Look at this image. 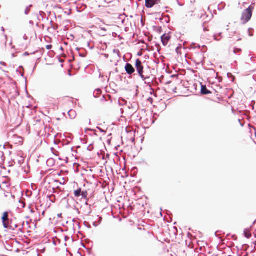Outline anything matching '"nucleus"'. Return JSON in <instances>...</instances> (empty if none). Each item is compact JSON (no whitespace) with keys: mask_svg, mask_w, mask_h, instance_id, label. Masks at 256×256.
Here are the masks:
<instances>
[{"mask_svg":"<svg viewBox=\"0 0 256 256\" xmlns=\"http://www.w3.org/2000/svg\"><path fill=\"white\" fill-rule=\"evenodd\" d=\"M80 56H82V57H84L85 56L83 54H80Z\"/></svg>","mask_w":256,"mask_h":256,"instance_id":"a878e982","label":"nucleus"},{"mask_svg":"<svg viewBox=\"0 0 256 256\" xmlns=\"http://www.w3.org/2000/svg\"><path fill=\"white\" fill-rule=\"evenodd\" d=\"M97 128L98 130H99L101 132H104V133H106V130H103V129H102L101 128H100V127H97Z\"/></svg>","mask_w":256,"mask_h":256,"instance_id":"a211bd4d","label":"nucleus"},{"mask_svg":"<svg viewBox=\"0 0 256 256\" xmlns=\"http://www.w3.org/2000/svg\"><path fill=\"white\" fill-rule=\"evenodd\" d=\"M136 68L141 78L144 81L146 84H149L150 82H146V80L149 79L148 76H146L143 74L144 72V66L142 65V62L139 60L137 59L136 62Z\"/></svg>","mask_w":256,"mask_h":256,"instance_id":"7ed1b4c3","label":"nucleus"},{"mask_svg":"<svg viewBox=\"0 0 256 256\" xmlns=\"http://www.w3.org/2000/svg\"><path fill=\"white\" fill-rule=\"evenodd\" d=\"M22 229H23V226H22L21 228H19V230L22 231Z\"/></svg>","mask_w":256,"mask_h":256,"instance_id":"5701e85b","label":"nucleus"},{"mask_svg":"<svg viewBox=\"0 0 256 256\" xmlns=\"http://www.w3.org/2000/svg\"><path fill=\"white\" fill-rule=\"evenodd\" d=\"M146 81L148 82H150V84L151 83V80H150V78H149V79L146 80ZM148 84H150V83Z\"/></svg>","mask_w":256,"mask_h":256,"instance_id":"412c9836","label":"nucleus"},{"mask_svg":"<svg viewBox=\"0 0 256 256\" xmlns=\"http://www.w3.org/2000/svg\"><path fill=\"white\" fill-rule=\"evenodd\" d=\"M162 42L164 46H166L170 39V36L168 35L164 34L162 38Z\"/></svg>","mask_w":256,"mask_h":256,"instance_id":"423d86ee","label":"nucleus"},{"mask_svg":"<svg viewBox=\"0 0 256 256\" xmlns=\"http://www.w3.org/2000/svg\"><path fill=\"white\" fill-rule=\"evenodd\" d=\"M81 194L82 196V197L84 198H86L88 196V192L86 191H83L81 192Z\"/></svg>","mask_w":256,"mask_h":256,"instance_id":"4468645a","label":"nucleus"},{"mask_svg":"<svg viewBox=\"0 0 256 256\" xmlns=\"http://www.w3.org/2000/svg\"><path fill=\"white\" fill-rule=\"evenodd\" d=\"M46 48L47 50H50L52 48V45H48V46H46Z\"/></svg>","mask_w":256,"mask_h":256,"instance_id":"6ab92c4d","label":"nucleus"},{"mask_svg":"<svg viewBox=\"0 0 256 256\" xmlns=\"http://www.w3.org/2000/svg\"><path fill=\"white\" fill-rule=\"evenodd\" d=\"M32 6V5L30 4V5L29 6H27L26 9H25V10H24V14H25L26 15H28V14L30 10V8Z\"/></svg>","mask_w":256,"mask_h":256,"instance_id":"9b49d317","label":"nucleus"},{"mask_svg":"<svg viewBox=\"0 0 256 256\" xmlns=\"http://www.w3.org/2000/svg\"><path fill=\"white\" fill-rule=\"evenodd\" d=\"M125 70L126 72L130 74L131 75L132 74H134L135 72V70L134 68L132 66L129 64L127 63L125 66Z\"/></svg>","mask_w":256,"mask_h":256,"instance_id":"39448f33","label":"nucleus"},{"mask_svg":"<svg viewBox=\"0 0 256 256\" xmlns=\"http://www.w3.org/2000/svg\"><path fill=\"white\" fill-rule=\"evenodd\" d=\"M54 160L53 159H49L48 162L47 164L48 165H52L54 164Z\"/></svg>","mask_w":256,"mask_h":256,"instance_id":"dca6fc26","label":"nucleus"},{"mask_svg":"<svg viewBox=\"0 0 256 256\" xmlns=\"http://www.w3.org/2000/svg\"><path fill=\"white\" fill-rule=\"evenodd\" d=\"M8 217V212H4L2 218L3 226L6 228L14 230L18 228L19 226L15 222V220H16V218L10 219Z\"/></svg>","mask_w":256,"mask_h":256,"instance_id":"f257e3e1","label":"nucleus"},{"mask_svg":"<svg viewBox=\"0 0 256 256\" xmlns=\"http://www.w3.org/2000/svg\"><path fill=\"white\" fill-rule=\"evenodd\" d=\"M94 225L95 226H96L97 225L96 224H95V222L94 224Z\"/></svg>","mask_w":256,"mask_h":256,"instance_id":"bb28decb","label":"nucleus"},{"mask_svg":"<svg viewBox=\"0 0 256 256\" xmlns=\"http://www.w3.org/2000/svg\"><path fill=\"white\" fill-rule=\"evenodd\" d=\"M242 51V50L238 48H234L233 52L234 54H236Z\"/></svg>","mask_w":256,"mask_h":256,"instance_id":"2eb2a0df","label":"nucleus"},{"mask_svg":"<svg viewBox=\"0 0 256 256\" xmlns=\"http://www.w3.org/2000/svg\"><path fill=\"white\" fill-rule=\"evenodd\" d=\"M23 38L24 40H27L28 38V37L25 34H24V36H23Z\"/></svg>","mask_w":256,"mask_h":256,"instance_id":"aec40b11","label":"nucleus"},{"mask_svg":"<svg viewBox=\"0 0 256 256\" xmlns=\"http://www.w3.org/2000/svg\"><path fill=\"white\" fill-rule=\"evenodd\" d=\"M160 2L159 0H146V6L148 8H151Z\"/></svg>","mask_w":256,"mask_h":256,"instance_id":"20e7f679","label":"nucleus"},{"mask_svg":"<svg viewBox=\"0 0 256 256\" xmlns=\"http://www.w3.org/2000/svg\"><path fill=\"white\" fill-rule=\"evenodd\" d=\"M0 156L1 157L2 160L4 161V154L3 152L0 151Z\"/></svg>","mask_w":256,"mask_h":256,"instance_id":"f3484780","label":"nucleus"},{"mask_svg":"<svg viewBox=\"0 0 256 256\" xmlns=\"http://www.w3.org/2000/svg\"><path fill=\"white\" fill-rule=\"evenodd\" d=\"M253 10L254 7L252 6H250L242 12L241 20L244 24H245L250 20Z\"/></svg>","mask_w":256,"mask_h":256,"instance_id":"f03ea898","label":"nucleus"},{"mask_svg":"<svg viewBox=\"0 0 256 256\" xmlns=\"http://www.w3.org/2000/svg\"><path fill=\"white\" fill-rule=\"evenodd\" d=\"M214 38L216 40V41H219L222 38V33H219L218 34H215L214 36Z\"/></svg>","mask_w":256,"mask_h":256,"instance_id":"9d476101","label":"nucleus"},{"mask_svg":"<svg viewBox=\"0 0 256 256\" xmlns=\"http://www.w3.org/2000/svg\"><path fill=\"white\" fill-rule=\"evenodd\" d=\"M68 115L71 119H74L76 116V112L74 110H70L68 112Z\"/></svg>","mask_w":256,"mask_h":256,"instance_id":"1a4fd4ad","label":"nucleus"},{"mask_svg":"<svg viewBox=\"0 0 256 256\" xmlns=\"http://www.w3.org/2000/svg\"><path fill=\"white\" fill-rule=\"evenodd\" d=\"M244 235L246 238H250L252 236L250 231L249 229H246L244 230Z\"/></svg>","mask_w":256,"mask_h":256,"instance_id":"6e6552de","label":"nucleus"},{"mask_svg":"<svg viewBox=\"0 0 256 256\" xmlns=\"http://www.w3.org/2000/svg\"><path fill=\"white\" fill-rule=\"evenodd\" d=\"M201 92L204 94H207L210 93L205 86H202Z\"/></svg>","mask_w":256,"mask_h":256,"instance_id":"0eeeda50","label":"nucleus"},{"mask_svg":"<svg viewBox=\"0 0 256 256\" xmlns=\"http://www.w3.org/2000/svg\"><path fill=\"white\" fill-rule=\"evenodd\" d=\"M249 36H253V34H252V33H250H250H249Z\"/></svg>","mask_w":256,"mask_h":256,"instance_id":"393cba45","label":"nucleus"},{"mask_svg":"<svg viewBox=\"0 0 256 256\" xmlns=\"http://www.w3.org/2000/svg\"><path fill=\"white\" fill-rule=\"evenodd\" d=\"M1 30H2V32H4V27H2Z\"/></svg>","mask_w":256,"mask_h":256,"instance_id":"b1692460","label":"nucleus"},{"mask_svg":"<svg viewBox=\"0 0 256 256\" xmlns=\"http://www.w3.org/2000/svg\"><path fill=\"white\" fill-rule=\"evenodd\" d=\"M0 64H2V65H4V66H5V65H6V63H5V62H0Z\"/></svg>","mask_w":256,"mask_h":256,"instance_id":"4be33fe9","label":"nucleus"},{"mask_svg":"<svg viewBox=\"0 0 256 256\" xmlns=\"http://www.w3.org/2000/svg\"><path fill=\"white\" fill-rule=\"evenodd\" d=\"M102 92V90L100 89H96L94 90V97H96L98 95L100 94Z\"/></svg>","mask_w":256,"mask_h":256,"instance_id":"f8f14e48","label":"nucleus"},{"mask_svg":"<svg viewBox=\"0 0 256 256\" xmlns=\"http://www.w3.org/2000/svg\"><path fill=\"white\" fill-rule=\"evenodd\" d=\"M81 192H82V191H81L80 189H78V190H76L74 192L75 196H77V197L80 196L81 194Z\"/></svg>","mask_w":256,"mask_h":256,"instance_id":"ddd939ff","label":"nucleus"}]
</instances>
